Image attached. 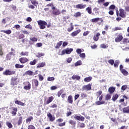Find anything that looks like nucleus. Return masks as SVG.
<instances>
[{"label":"nucleus","instance_id":"5","mask_svg":"<svg viewBox=\"0 0 129 129\" xmlns=\"http://www.w3.org/2000/svg\"><path fill=\"white\" fill-rule=\"evenodd\" d=\"M16 74L15 71H11L10 70H6L4 72H3V75H6V76L14 75Z\"/></svg>","mask_w":129,"mask_h":129},{"label":"nucleus","instance_id":"15","mask_svg":"<svg viewBox=\"0 0 129 129\" xmlns=\"http://www.w3.org/2000/svg\"><path fill=\"white\" fill-rule=\"evenodd\" d=\"M19 61L22 64H25V63H27V62H29V59L27 57H21L19 58Z\"/></svg>","mask_w":129,"mask_h":129},{"label":"nucleus","instance_id":"25","mask_svg":"<svg viewBox=\"0 0 129 129\" xmlns=\"http://www.w3.org/2000/svg\"><path fill=\"white\" fill-rule=\"evenodd\" d=\"M114 91H115V88H114L113 87H110L109 88L108 92H109V93L110 94H112V93H113V92H114Z\"/></svg>","mask_w":129,"mask_h":129},{"label":"nucleus","instance_id":"38","mask_svg":"<svg viewBox=\"0 0 129 129\" xmlns=\"http://www.w3.org/2000/svg\"><path fill=\"white\" fill-rule=\"evenodd\" d=\"M32 120H33V116H30L26 119V123H28L29 122L32 121Z\"/></svg>","mask_w":129,"mask_h":129},{"label":"nucleus","instance_id":"40","mask_svg":"<svg viewBox=\"0 0 129 129\" xmlns=\"http://www.w3.org/2000/svg\"><path fill=\"white\" fill-rule=\"evenodd\" d=\"M72 78L73 80H75V79H76V80H80V76H76L75 75H73Z\"/></svg>","mask_w":129,"mask_h":129},{"label":"nucleus","instance_id":"3","mask_svg":"<svg viewBox=\"0 0 129 129\" xmlns=\"http://www.w3.org/2000/svg\"><path fill=\"white\" fill-rule=\"evenodd\" d=\"M51 10H52V14L54 16H59L61 15V11H60V10L56 8V7H52Z\"/></svg>","mask_w":129,"mask_h":129},{"label":"nucleus","instance_id":"7","mask_svg":"<svg viewBox=\"0 0 129 129\" xmlns=\"http://www.w3.org/2000/svg\"><path fill=\"white\" fill-rule=\"evenodd\" d=\"M103 98V95H101L99 98V101H97L95 102V104L96 105H101V104H104L105 103V101H102Z\"/></svg>","mask_w":129,"mask_h":129},{"label":"nucleus","instance_id":"46","mask_svg":"<svg viewBox=\"0 0 129 129\" xmlns=\"http://www.w3.org/2000/svg\"><path fill=\"white\" fill-rule=\"evenodd\" d=\"M115 5H111L108 8L109 10H112V11H113L114 10H115Z\"/></svg>","mask_w":129,"mask_h":129},{"label":"nucleus","instance_id":"6","mask_svg":"<svg viewBox=\"0 0 129 129\" xmlns=\"http://www.w3.org/2000/svg\"><path fill=\"white\" fill-rule=\"evenodd\" d=\"M119 70L121 73H122L124 76H127V75H128V72L126 71L125 69H123V66L122 64H120L119 66Z\"/></svg>","mask_w":129,"mask_h":129},{"label":"nucleus","instance_id":"49","mask_svg":"<svg viewBox=\"0 0 129 129\" xmlns=\"http://www.w3.org/2000/svg\"><path fill=\"white\" fill-rule=\"evenodd\" d=\"M111 98V95L110 94H107L105 97V100H109Z\"/></svg>","mask_w":129,"mask_h":129},{"label":"nucleus","instance_id":"27","mask_svg":"<svg viewBox=\"0 0 129 129\" xmlns=\"http://www.w3.org/2000/svg\"><path fill=\"white\" fill-rule=\"evenodd\" d=\"M70 25L71 26V27L68 28V29H67L68 32H72V31H73V30H74V26H73V23H71Z\"/></svg>","mask_w":129,"mask_h":129},{"label":"nucleus","instance_id":"1","mask_svg":"<svg viewBox=\"0 0 129 129\" xmlns=\"http://www.w3.org/2000/svg\"><path fill=\"white\" fill-rule=\"evenodd\" d=\"M37 24L40 30H44V29H46V26H47V28L51 27V24H47L45 21L39 20L37 21Z\"/></svg>","mask_w":129,"mask_h":129},{"label":"nucleus","instance_id":"50","mask_svg":"<svg viewBox=\"0 0 129 129\" xmlns=\"http://www.w3.org/2000/svg\"><path fill=\"white\" fill-rule=\"evenodd\" d=\"M21 55L22 56H29V52H28L22 51L21 52Z\"/></svg>","mask_w":129,"mask_h":129},{"label":"nucleus","instance_id":"14","mask_svg":"<svg viewBox=\"0 0 129 129\" xmlns=\"http://www.w3.org/2000/svg\"><path fill=\"white\" fill-rule=\"evenodd\" d=\"M119 16L121 17V18H125L126 16L124 14V10L121 8L119 9Z\"/></svg>","mask_w":129,"mask_h":129},{"label":"nucleus","instance_id":"53","mask_svg":"<svg viewBox=\"0 0 129 129\" xmlns=\"http://www.w3.org/2000/svg\"><path fill=\"white\" fill-rule=\"evenodd\" d=\"M38 78L39 81H43L44 80V77L42 75H38Z\"/></svg>","mask_w":129,"mask_h":129},{"label":"nucleus","instance_id":"20","mask_svg":"<svg viewBox=\"0 0 129 129\" xmlns=\"http://www.w3.org/2000/svg\"><path fill=\"white\" fill-rule=\"evenodd\" d=\"M99 36H100V33H99V32L97 33L93 37L94 41H95V42H97V41L99 40Z\"/></svg>","mask_w":129,"mask_h":129},{"label":"nucleus","instance_id":"61","mask_svg":"<svg viewBox=\"0 0 129 129\" xmlns=\"http://www.w3.org/2000/svg\"><path fill=\"white\" fill-rule=\"evenodd\" d=\"M66 124V123L65 122H63L62 123H59L58 124V126H65Z\"/></svg>","mask_w":129,"mask_h":129},{"label":"nucleus","instance_id":"11","mask_svg":"<svg viewBox=\"0 0 129 129\" xmlns=\"http://www.w3.org/2000/svg\"><path fill=\"white\" fill-rule=\"evenodd\" d=\"M82 89L83 91H84V90L89 91L90 90H91V85L89 84L88 85H84L82 87Z\"/></svg>","mask_w":129,"mask_h":129},{"label":"nucleus","instance_id":"48","mask_svg":"<svg viewBox=\"0 0 129 129\" xmlns=\"http://www.w3.org/2000/svg\"><path fill=\"white\" fill-rule=\"evenodd\" d=\"M43 56H45V54L44 53L38 52L36 57H37L38 58H40V57H42Z\"/></svg>","mask_w":129,"mask_h":129},{"label":"nucleus","instance_id":"42","mask_svg":"<svg viewBox=\"0 0 129 129\" xmlns=\"http://www.w3.org/2000/svg\"><path fill=\"white\" fill-rule=\"evenodd\" d=\"M81 97L82 98V99H84V98H86V97H87V94L84 92L82 93L81 94Z\"/></svg>","mask_w":129,"mask_h":129},{"label":"nucleus","instance_id":"63","mask_svg":"<svg viewBox=\"0 0 129 129\" xmlns=\"http://www.w3.org/2000/svg\"><path fill=\"white\" fill-rule=\"evenodd\" d=\"M64 120L62 118H58L56 120V122H58V123H60V122H62Z\"/></svg>","mask_w":129,"mask_h":129},{"label":"nucleus","instance_id":"56","mask_svg":"<svg viewBox=\"0 0 129 129\" xmlns=\"http://www.w3.org/2000/svg\"><path fill=\"white\" fill-rule=\"evenodd\" d=\"M126 88H127V86L126 85H123L121 87V90H123V91H124V90H125V89H126Z\"/></svg>","mask_w":129,"mask_h":129},{"label":"nucleus","instance_id":"22","mask_svg":"<svg viewBox=\"0 0 129 129\" xmlns=\"http://www.w3.org/2000/svg\"><path fill=\"white\" fill-rule=\"evenodd\" d=\"M15 104H18V105H21V106H25L26 104L25 103H23V102L19 100H16L15 102Z\"/></svg>","mask_w":129,"mask_h":129},{"label":"nucleus","instance_id":"13","mask_svg":"<svg viewBox=\"0 0 129 129\" xmlns=\"http://www.w3.org/2000/svg\"><path fill=\"white\" fill-rule=\"evenodd\" d=\"M86 7V5L83 4H78L76 6V9L78 10H83Z\"/></svg>","mask_w":129,"mask_h":129},{"label":"nucleus","instance_id":"37","mask_svg":"<svg viewBox=\"0 0 129 129\" xmlns=\"http://www.w3.org/2000/svg\"><path fill=\"white\" fill-rule=\"evenodd\" d=\"M118 98V95L117 94H116L113 95L112 98V100L113 101H115Z\"/></svg>","mask_w":129,"mask_h":129},{"label":"nucleus","instance_id":"19","mask_svg":"<svg viewBox=\"0 0 129 129\" xmlns=\"http://www.w3.org/2000/svg\"><path fill=\"white\" fill-rule=\"evenodd\" d=\"M80 32H81V30L80 29H79L77 31L73 32L71 33V35L72 36V37H76V36H77V35H78V34H79Z\"/></svg>","mask_w":129,"mask_h":129},{"label":"nucleus","instance_id":"52","mask_svg":"<svg viewBox=\"0 0 129 129\" xmlns=\"http://www.w3.org/2000/svg\"><path fill=\"white\" fill-rule=\"evenodd\" d=\"M37 63V59H34L33 61H30V65H36V63Z\"/></svg>","mask_w":129,"mask_h":129},{"label":"nucleus","instance_id":"32","mask_svg":"<svg viewBox=\"0 0 129 129\" xmlns=\"http://www.w3.org/2000/svg\"><path fill=\"white\" fill-rule=\"evenodd\" d=\"M123 113H129V106L122 109Z\"/></svg>","mask_w":129,"mask_h":129},{"label":"nucleus","instance_id":"57","mask_svg":"<svg viewBox=\"0 0 129 129\" xmlns=\"http://www.w3.org/2000/svg\"><path fill=\"white\" fill-rule=\"evenodd\" d=\"M55 78L54 77H48L47 78V81H54Z\"/></svg>","mask_w":129,"mask_h":129},{"label":"nucleus","instance_id":"35","mask_svg":"<svg viewBox=\"0 0 129 129\" xmlns=\"http://www.w3.org/2000/svg\"><path fill=\"white\" fill-rule=\"evenodd\" d=\"M12 55H13V52H10L9 54H7L6 57V60H11V58H12Z\"/></svg>","mask_w":129,"mask_h":129},{"label":"nucleus","instance_id":"39","mask_svg":"<svg viewBox=\"0 0 129 129\" xmlns=\"http://www.w3.org/2000/svg\"><path fill=\"white\" fill-rule=\"evenodd\" d=\"M22 122H23V117L20 116L19 117V120L17 122L18 125H20Z\"/></svg>","mask_w":129,"mask_h":129},{"label":"nucleus","instance_id":"8","mask_svg":"<svg viewBox=\"0 0 129 129\" xmlns=\"http://www.w3.org/2000/svg\"><path fill=\"white\" fill-rule=\"evenodd\" d=\"M23 85H25L24 86V89H25V90H30V89H31V83H30V82L27 81L24 82Z\"/></svg>","mask_w":129,"mask_h":129},{"label":"nucleus","instance_id":"33","mask_svg":"<svg viewBox=\"0 0 129 129\" xmlns=\"http://www.w3.org/2000/svg\"><path fill=\"white\" fill-rule=\"evenodd\" d=\"M2 33H4L5 34H7V35H10V34H12V30H1Z\"/></svg>","mask_w":129,"mask_h":129},{"label":"nucleus","instance_id":"41","mask_svg":"<svg viewBox=\"0 0 129 129\" xmlns=\"http://www.w3.org/2000/svg\"><path fill=\"white\" fill-rule=\"evenodd\" d=\"M67 109H68V110H69V111H68L67 112V113H66V115H67V117L70 116V115H71V114H72V112H71V109H70V108H68Z\"/></svg>","mask_w":129,"mask_h":129},{"label":"nucleus","instance_id":"17","mask_svg":"<svg viewBox=\"0 0 129 129\" xmlns=\"http://www.w3.org/2000/svg\"><path fill=\"white\" fill-rule=\"evenodd\" d=\"M53 100H54V97L50 96V97H48V98L47 99V100L46 101V100H45V102L46 104H49V103H51V102H52V101H53Z\"/></svg>","mask_w":129,"mask_h":129},{"label":"nucleus","instance_id":"62","mask_svg":"<svg viewBox=\"0 0 129 129\" xmlns=\"http://www.w3.org/2000/svg\"><path fill=\"white\" fill-rule=\"evenodd\" d=\"M23 38H25V35L23 34H20L19 36V39L21 40L23 39Z\"/></svg>","mask_w":129,"mask_h":129},{"label":"nucleus","instance_id":"59","mask_svg":"<svg viewBox=\"0 0 129 129\" xmlns=\"http://www.w3.org/2000/svg\"><path fill=\"white\" fill-rule=\"evenodd\" d=\"M28 129H36V128L35 127V126H34L33 125H32V124L29 125L28 126Z\"/></svg>","mask_w":129,"mask_h":129},{"label":"nucleus","instance_id":"44","mask_svg":"<svg viewBox=\"0 0 129 129\" xmlns=\"http://www.w3.org/2000/svg\"><path fill=\"white\" fill-rule=\"evenodd\" d=\"M86 11H87V12L88 13V14H89L90 15L91 14V13H92V10L91 9V7H87L86 9Z\"/></svg>","mask_w":129,"mask_h":129},{"label":"nucleus","instance_id":"45","mask_svg":"<svg viewBox=\"0 0 129 129\" xmlns=\"http://www.w3.org/2000/svg\"><path fill=\"white\" fill-rule=\"evenodd\" d=\"M96 94L97 98H98V97H99V96L102 94V91L99 90V91L97 92Z\"/></svg>","mask_w":129,"mask_h":129},{"label":"nucleus","instance_id":"2","mask_svg":"<svg viewBox=\"0 0 129 129\" xmlns=\"http://www.w3.org/2000/svg\"><path fill=\"white\" fill-rule=\"evenodd\" d=\"M116 36H117L116 38H115V42L116 43H119V42H121L123 39V36H122V33H116Z\"/></svg>","mask_w":129,"mask_h":129},{"label":"nucleus","instance_id":"12","mask_svg":"<svg viewBox=\"0 0 129 129\" xmlns=\"http://www.w3.org/2000/svg\"><path fill=\"white\" fill-rule=\"evenodd\" d=\"M47 116L49 119V121H51V122H53V121L55 119V116H53L52 114L49 112L47 113Z\"/></svg>","mask_w":129,"mask_h":129},{"label":"nucleus","instance_id":"23","mask_svg":"<svg viewBox=\"0 0 129 129\" xmlns=\"http://www.w3.org/2000/svg\"><path fill=\"white\" fill-rule=\"evenodd\" d=\"M46 66V62H40L39 63L37 64V68H41L42 67H44Z\"/></svg>","mask_w":129,"mask_h":129},{"label":"nucleus","instance_id":"36","mask_svg":"<svg viewBox=\"0 0 129 129\" xmlns=\"http://www.w3.org/2000/svg\"><path fill=\"white\" fill-rule=\"evenodd\" d=\"M6 124L9 128H13V124L10 121H6Z\"/></svg>","mask_w":129,"mask_h":129},{"label":"nucleus","instance_id":"55","mask_svg":"<svg viewBox=\"0 0 129 129\" xmlns=\"http://www.w3.org/2000/svg\"><path fill=\"white\" fill-rule=\"evenodd\" d=\"M63 90H60V91L57 92L58 97H60V96H61V94L63 93Z\"/></svg>","mask_w":129,"mask_h":129},{"label":"nucleus","instance_id":"43","mask_svg":"<svg viewBox=\"0 0 129 129\" xmlns=\"http://www.w3.org/2000/svg\"><path fill=\"white\" fill-rule=\"evenodd\" d=\"M118 65H119V60H115V62L114 63V67H115V68H117V67H118Z\"/></svg>","mask_w":129,"mask_h":129},{"label":"nucleus","instance_id":"18","mask_svg":"<svg viewBox=\"0 0 129 129\" xmlns=\"http://www.w3.org/2000/svg\"><path fill=\"white\" fill-rule=\"evenodd\" d=\"M32 86L38 87L39 86V81L37 79H33L32 80Z\"/></svg>","mask_w":129,"mask_h":129},{"label":"nucleus","instance_id":"34","mask_svg":"<svg viewBox=\"0 0 129 129\" xmlns=\"http://www.w3.org/2000/svg\"><path fill=\"white\" fill-rule=\"evenodd\" d=\"M74 17L75 18H80V17H81V13L80 12L75 13L74 15Z\"/></svg>","mask_w":129,"mask_h":129},{"label":"nucleus","instance_id":"4","mask_svg":"<svg viewBox=\"0 0 129 129\" xmlns=\"http://www.w3.org/2000/svg\"><path fill=\"white\" fill-rule=\"evenodd\" d=\"M18 83L19 81H18V78L16 77H13L11 78V85L12 86H15V85H18Z\"/></svg>","mask_w":129,"mask_h":129},{"label":"nucleus","instance_id":"54","mask_svg":"<svg viewBox=\"0 0 129 129\" xmlns=\"http://www.w3.org/2000/svg\"><path fill=\"white\" fill-rule=\"evenodd\" d=\"M108 62L109 64H110V65H113V64H114V60L113 59H109L108 60Z\"/></svg>","mask_w":129,"mask_h":129},{"label":"nucleus","instance_id":"58","mask_svg":"<svg viewBox=\"0 0 129 129\" xmlns=\"http://www.w3.org/2000/svg\"><path fill=\"white\" fill-rule=\"evenodd\" d=\"M30 40L32 42H37V41H38V39H37V38L36 37H32L31 38H30Z\"/></svg>","mask_w":129,"mask_h":129},{"label":"nucleus","instance_id":"60","mask_svg":"<svg viewBox=\"0 0 129 129\" xmlns=\"http://www.w3.org/2000/svg\"><path fill=\"white\" fill-rule=\"evenodd\" d=\"M85 53H80L79 56L80 57V58H83V59H84V58H85Z\"/></svg>","mask_w":129,"mask_h":129},{"label":"nucleus","instance_id":"51","mask_svg":"<svg viewBox=\"0 0 129 129\" xmlns=\"http://www.w3.org/2000/svg\"><path fill=\"white\" fill-rule=\"evenodd\" d=\"M15 68H24V65H21L19 63H17L15 64Z\"/></svg>","mask_w":129,"mask_h":129},{"label":"nucleus","instance_id":"29","mask_svg":"<svg viewBox=\"0 0 129 129\" xmlns=\"http://www.w3.org/2000/svg\"><path fill=\"white\" fill-rule=\"evenodd\" d=\"M69 123L72 125H73V126H75V125H76L77 123L76 121L72 119L70 120V121H69Z\"/></svg>","mask_w":129,"mask_h":129},{"label":"nucleus","instance_id":"24","mask_svg":"<svg viewBox=\"0 0 129 129\" xmlns=\"http://www.w3.org/2000/svg\"><path fill=\"white\" fill-rule=\"evenodd\" d=\"M68 101L69 103L72 104V103H73V97L71 95L69 96L68 97Z\"/></svg>","mask_w":129,"mask_h":129},{"label":"nucleus","instance_id":"30","mask_svg":"<svg viewBox=\"0 0 129 129\" xmlns=\"http://www.w3.org/2000/svg\"><path fill=\"white\" fill-rule=\"evenodd\" d=\"M63 43V41H60L58 42L57 43L56 45L55 46V49H59L60 47L62 45V43Z\"/></svg>","mask_w":129,"mask_h":129},{"label":"nucleus","instance_id":"28","mask_svg":"<svg viewBox=\"0 0 129 129\" xmlns=\"http://www.w3.org/2000/svg\"><path fill=\"white\" fill-rule=\"evenodd\" d=\"M30 2L34 7H37L39 5V3H38V1L37 0H30Z\"/></svg>","mask_w":129,"mask_h":129},{"label":"nucleus","instance_id":"26","mask_svg":"<svg viewBox=\"0 0 129 129\" xmlns=\"http://www.w3.org/2000/svg\"><path fill=\"white\" fill-rule=\"evenodd\" d=\"M98 21H102V18H93L91 20V22L92 23H97Z\"/></svg>","mask_w":129,"mask_h":129},{"label":"nucleus","instance_id":"64","mask_svg":"<svg viewBox=\"0 0 129 129\" xmlns=\"http://www.w3.org/2000/svg\"><path fill=\"white\" fill-rule=\"evenodd\" d=\"M46 7H52V8H53L54 7V3H49L47 5H46Z\"/></svg>","mask_w":129,"mask_h":129},{"label":"nucleus","instance_id":"21","mask_svg":"<svg viewBox=\"0 0 129 129\" xmlns=\"http://www.w3.org/2000/svg\"><path fill=\"white\" fill-rule=\"evenodd\" d=\"M25 75H29L30 76H32V75H34V72H33L32 71H27L25 72V73L23 74V76H25Z\"/></svg>","mask_w":129,"mask_h":129},{"label":"nucleus","instance_id":"9","mask_svg":"<svg viewBox=\"0 0 129 129\" xmlns=\"http://www.w3.org/2000/svg\"><path fill=\"white\" fill-rule=\"evenodd\" d=\"M72 51H73V48L64 49L61 51V55H65V54H71Z\"/></svg>","mask_w":129,"mask_h":129},{"label":"nucleus","instance_id":"31","mask_svg":"<svg viewBox=\"0 0 129 129\" xmlns=\"http://www.w3.org/2000/svg\"><path fill=\"white\" fill-rule=\"evenodd\" d=\"M92 80V77H88L85 78L84 79V81L85 82H90Z\"/></svg>","mask_w":129,"mask_h":129},{"label":"nucleus","instance_id":"47","mask_svg":"<svg viewBox=\"0 0 129 129\" xmlns=\"http://www.w3.org/2000/svg\"><path fill=\"white\" fill-rule=\"evenodd\" d=\"M80 65H82V62L81 61V60L77 61L75 64V66L76 67Z\"/></svg>","mask_w":129,"mask_h":129},{"label":"nucleus","instance_id":"16","mask_svg":"<svg viewBox=\"0 0 129 129\" xmlns=\"http://www.w3.org/2000/svg\"><path fill=\"white\" fill-rule=\"evenodd\" d=\"M11 113H12L13 116H15L17 115V111H18V108L17 107H12Z\"/></svg>","mask_w":129,"mask_h":129},{"label":"nucleus","instance_id":"10","mask_svg":"<svg viewBox=\"0 0 129 129\" xmlns=\"http://www.w3.org/2000/svg\"><path fill=\"white\" fill-rule=\"evenodd\" d=\"M74 118L75 119H77V120H79L81 121H84L85 118H84V116L81 115H78V114H75L74 115Z\"/></svg>","mask_w":129,"mask_h":129}]
</instances>
